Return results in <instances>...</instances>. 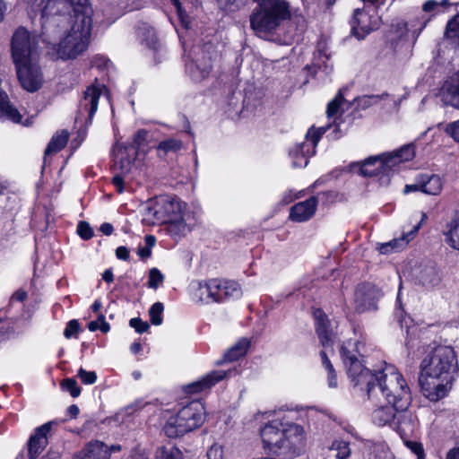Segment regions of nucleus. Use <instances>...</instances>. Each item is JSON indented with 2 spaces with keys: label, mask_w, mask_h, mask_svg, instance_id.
<instances>
[{
  "label": "nucleus",
  "mask_w": 459,
  "mask_h": 459,
  "mask_svg": "<svg viewBox=\"0 0 459 459\" xmlns=\"http://www.w3.org/2000/svg\"><path fill=\"white\" fill-rule=\"evenodd\" d=\"M359 342L349 340L341 346V357L353 385H365L368 397L379 400V395L387 397L400 407H405L410 399V389L403 375L392 365L372 373L361 360Z\"/></svg>",
  "instance_id": "f257e3e1"
},
{
  "label": "nucleus",
  "mask_w": 459,
  "mask_h": 459,
  "mask_svg": "<svg viewBox=\"0 0 459 459\" xmlns=\"http://www.w3.org/2000/svg\"><path fill=\"white\" fill-rule=\"evenodd\" d=\"M91 26L89 9L79 18L54 15L42 23L40 38L53 57L75 59L88 48Z\"/></svg>",
  "instance_id": "f03ea898"
},
{
  "label": "nucleus",
  "mask_w": 459,
  "mask_h": 459,
  "mask_svg": "<svg viewBox=\"0 0 459 459\" xmlns=\"http://www.w3.org/2000/svg\"><path fill=\"white\" fill-rule=\"evenodd\" d=\"M458 368L455 352L450 346H437L420 363L419 384L423 395L431 402L446 397Z\"/></svg>",
  "instance_id": "7ed1b4c3"
},
{
  "label": "nucleus",
  "mask_w": 459,
  "mask_h": 459,
  "mask_svg": "<svg viewBox=\"0 0 459 459\" xmlns=\"http://www.w3.org/2000/svg\"><path fill=\"white\" fill-rule=\"evenodd\" d=\"M290 16V5L287 1L263 0L250 16L251 28L259 37H266L273 33Z\"/></svg>",
  "instance_id": "20e7f679"
},
{
  "label": "nucleus",
  "mask_w": 459,
  "mask_h": 459,
  "mask_svg": "<svg viewBox=\"0 0 459 459\" xmlns=\"http://www.w3.org/2000/svg\"><path fill=\"white\" fill-rule=\"evenodd\" d=\"M414 156V146L406 144L395 152L368 158L359 165V170L364 177L388 178L400 163L409 161Z\"/></svg>",
  "instance_id": "39448f33"
},
{
  "label": "nucleus",
  "mask_w": 459,
  "mask_h": 459,
  "mask_svg": "<svg viewBox=\"0 0 459 459\" xmlns=\"http://www.w3.org/2000/svg\"><path fill=\"white\" fill-rule=\"evenodd\" d=\"M204 404L194 400L183 406L176 415L171 416L164 426V432L170 438L181 437L198 429L204 421Z\"/></svg>",
  "instance_id": "423d86ee"
},
{
  "label": "nucleus",
  "mask_w": 459,
  "mask_h": 459,
  "mask_svg": "<svg viewBox=\"0 0 459 459\" xmlns=\"http://www.w3.org/2000/svg\"><path fill=\"white\" fill-rule=\"evenodd\" d=\"M213 48L212 44L195 45L186 56V72L195 82L206 79L212 71Z\"/></svg>",
  "instance_id": "0eeeda50"
},
{
  "label": "nucleus",
  "mask_w": 459,
  "mask_h": 459,
  "mask_svg": "<svg viewBox=\"0 0 459 459\" xmlns=\"http://www.w3.org/2000/svg\"><path fill=\"white\" fill-rule=\"evenodd\" d=\"M37 37L21 27L15 30L12 39V56L14 63L37 60Z\"/></svg>",
  "instance_id": "6e6552de"
},
{
  "label": "nucleus",
  "mask_w": 459,
  "mask_h": 459,
  "mask_svg": "<svg viewBox=\"0 0 459 459\" xmlns=\"http://www.w3.org/2000/svg\"><path fill=\"white\" fill-rule=\"evenodd\" d=\"M50 17L54 15L66 16L68 19L79 18L84 15L87 9L90 10V16H92V8L88 0H50Z\"/></svg>",
  "instance_id": "1a4fd4ad"
},
{
  "label": "nucleus",
  "mask_w": 459,
  "mask_h": 459,
  "mask_svg": "<svg viewBox=\"0 0 459 459\" xmlns=\"http://www.w3.org/2000/svg\"><path fill=\"white\" fill-rule=\"evenodd\" d=\"M18 79L28 91H36L42 83V75L37 60L14 63Z\"/></svg>",
  "instance_id": "9d476101"
},
{
  "label": "nucleus",
  "mask_w": 459,
  "mask_h": 459,
  "mask_svg": "<svg viewBox=\"0 0 459 459\" xmlns=\"http://www.w3.org/2000/svg\"><path fill=\"white\" fill-rule=\"evenodd\" d=\"M381 291L371 283H361L355 290V306L359 312L376 309Z\"/></svg>",
  "instance_id": "9b49d317"
},
{
  "label": "nucleus",
  "mask_w": 459,
  "mask_h": 459,
  "mask_svg": "<svg viewBox=\"0 0 459 459\" xmlns=\"http://www.w3.org/2000/svg\"><path fill=\"white\" fill-rule=\"evenodd\" d=\"M112 155L114 170L126 174L133 168L137 152L133 145L117 143L113 148Z\"/></svg>",
  "instance_id": "f8f14e48"
},
{
  "label": "nucleus",
  "mask_w": 459,
  "mask_h": 459,
  "mask_svg": "<svg viewBox=\"0 0 459 459\" xmlns=\"http://www.w3.org/2000/svg\"><path fill=\"white\" fill-rule=\"evenodd\" d=\"M282 421L274 420L264 425L260 431L264 447L270 452L277 453L283 449Z\"/></svg>",
  "instance_id": "ddd939ff"
},
{
  "label": "nucleus",
  "mask_w": 459,
  "mask_h": 459,
  "mask_svg": "<svg viewBox=\"0 0 459 459\" xmlns=\"http://www.w3.org/2000/svg\"><path fill=\"white\" fill-rule=\"evenodd\" d=\"M379 18L373 17L366 13L364 9H356L351 19V31L359 39H364L370 31L377 30L379 26Z\"/></svg>",
  "instance_id": "4468645a"
},
{
  "label": "nucleus",
  "mask_w": 459,
  "mask_h": 459,
  "mask_svg": "<svg viewBox=\"0 0 459 459\" xmlns=\"http://www.w3.org/2000/svg\"><path fill=\"white\" fill-rule=\"evenodd\" d=\"M102 92L100 85H91L86 89L79 103V115L91 123L93 115L98 108L99 99Z\"/></svg>",
  "instance_id": "2eb2a0df"
},
{
  "label": "nucleus",
  "mask_w": 459,
  "mask_h": 459,
  "mask_svg": "<svg viewBox=\"0 0 459 459\" xmlns=\"http://www.w3.org/2000/svg\"><path fill=\"white\" fill-rule=\"evenodd\" d=\"M282 434H283V449L288 451L296 452L299 450L304 445V429L301 426L282 421Z\"/></svg>",
  "instance_id": "dca6fc26"
},
{
  "label": "nucleus",
  "mask_w": 459,
  "mask_h": 459,
  "mask_svg": "<svg viewBox=\"0 0 459 459\" xmlns=\"http://www.w3.org/2000/svg\"><path fill=\"white\" fill-rule=\"evenodd\" d=\"M383 397L389 403V405L380 406L377 409H376L372 412V421L374 424L379 427H383L385 425L393 426L394 420H396L397 411H403L404 409L408 408L411 401V396L410 395L408 404L403 408L400 407L399 403L395 404L394 402L388 400L387 397Z\"/></svg>",
  "instance_id": "f3484780"
},
{
  "label": "nucleus",
  "mask_w": 459,
  "mask_h": 459,
  "mask_svg": "<svg viewBox=\"0 0 459 459\" xmlns=\"http://www.w3.org/2000/svg\"><path fill=\"white\" fill-rule=\"evenodd\" d=\"M317 204L318 201L316 196L296 204L290 208V219L296 222L308 221L315 214Z\"/></svg>",
  "instance_id": "a211bd4d"
},
{
  "label": "nucleus",
  "mask_w": 459,
  "mask_h": 459,
  "mask_svg": "<svg viewBox=\"0 0 459 459\" xmlns=\"http://www.w3.org/2000/svg\"><path fill=\"white\" fill-rule=\"evenodd\" d=\"M314 317L316 321V331L322 346L325 349L332 348L334 336L328 327L329 321L326 315L321 309H316L314 311Z\"/></svg>",
  "instance_id": "6ab92c4d"
},
{
  "label": "nucleus",
  "mask_w": 459,
  "mask_h": 459,
  "mask_svg": "<svg viewBox=\"0 0 459 459\" xmlns=\"http://www.w3.org/2000/svg\"><path fill=\"white\" fill-rule=\"evenodd\" d=\"M219 288L216 279H210L197 283V287L193 293V299L195 302L201 304H211L216 301L217 296L214 291Z\"/></svg>",
  "instance_id": "aec40b11"
},
{
  "label": "nucleus",
  "mask_w": 459,
  "mask_h": 459,
  "mask_svg": "<svg viewBox=\"0 0 459 459\" xmlns=\"http://www.w3.org/2000/svg\"><path fill=\"white\" fill-rule=\"evenodd\" d=\"M393 427L397 429L402 437H409L417 429L418 420L415 415L404 409L397 411Z\"/></svg>",
  "instance_id": "412c9836"
},
{
  "label": "nucleus",
  "mask_w": 459,
  "mask_h": 459,
  "mask_svg": "<svg viewBox=\"0 0 459 459\" xmlns=\"http://www.w3.org/2000/svg\"><path fill=\"white\" fill-rule=\"evenodd\" d=\"M74 459H108V445L99 440L91 441L74 454Z\"/></svg>",
  "instance_id": "4be33fe9"
},
{
  "label": "nucleus",
  "mask_w": 459,
  "mask_h": 459,
  "mask_svg": "<svg viewBox=\"0 0 459 459\" xmlns=\"http://www.w3.org/2000/svg\"><path fill=\"white\" fill-rule=\"evenodd\" d=\"M156 201V205L159 210L160 221L166 223L173 220L176 215L181 213V204L169 197H160Z\"/></svg>",
  "instance_id": "5701e85b"
},
{
  "label": "nucleus",
  "mask_w": 459,
  "mask_h": 459,
  "mask_svg": "<svg viewBox=\"0 0 459 459\" xmlns=\"http://www.w3.org/2000/svg\"><path fill=\"white\" fill-rule=\"evenodd\" d=\"M226 376V372L222 370L212 371L198 381H195L186 386V392L188 394H194L202 392L205 389L210 388L216 383L223 379Z\"/></svg>",
  "instance_id": "b1692460"
},
{
  "label": "nucleus",
  "mask_w": 459,
  "mask_h": 459,
  "mask_svg": "<svg viewBox=\"0 0 459 459\" xmlns=\"http://www.w3.org/2000/svg\"><path fill=\"white\" fill-rule=\"evenodd\" d=\"M137 35L141 42L149 48L157 51L160 43L155 30L147 22H140L137 26Z\"/></svg>",
  "instance_id": "393cba45"
},
{
  "label": "nucleus",
  "mask_w": 459,
  "mask_h": 459,
  "mask_svg": "<svg viewBox=\"0 0 459 459\" xmlns=\"http://www.w3.org/2000/svg\"><path fill=\"white\" fill-rule=\"evenodd\" d=\"M420 191L427 195H437L441 193L443 181L438 175L420 174Z\"/></svg>",
  "instance_id": "a878e982"
},
{
  "label": "nucleus",
  "mask_w": 459,
  "mask_h": 459,
  "mask_svg": "<svg viewBox=\"0 0 459 459\" xmlns=\"http://www.w3.org/2000/svg\"><path fill=\"white\" fill-rule=\"evenodd\" d=\"M27 9L31 13H40V24L50 19V6L48 2L50 0H22Z\"/></svg>",
  "instance_id": "bb28decb"
},
{
  "label": "nucleus",
  "mask_w": 459,
  "mask_h": 459,
  "mask_svg": "<svg viewBox=\"0 0 459 459\" xmlns=\"http://www.w3.org/2000/svg\"><path fill=\"white\" fill-rule=\"evenodd\" d=\"M446 242L454 249L459 250V212L447 224L445 233Z\"/></svg>",
  "instance_id": "cd10ccee"
},
{
  "label": "nucleus",
  "mask_w": 459,
  "mask_h": 459,
  "mask_svg": "<svg viewBox=\"0 0 459 459\" xmlns=\"http://www.w3.org/2000/svg\"><path fill=\"white\" fill-rule=\"evenodd\" d=\"M442 100L445 104L459 109V84L446 83L442 89Z\"/></svg>",
  "instance_id": "c85d7f7f"
},
{
  "label": "nucleus",
  "mask_w": 459,
  "mask_h": 459,
  "mask_svg": "<svg viewBox=\"0 0 459 459\" xmlns=\"http://www.w3.org/2000/svg\"><path fill=\"white\" fill-rule=\"evenodd\" d=\"M310 147L311 146L307 143H302L290 151V154L294 159V167H306L308 164V152Z\"/></svg>",
  "instance_id": "c756f323"
},
{
  "label": "nucleus",
  "mask_w": 459,
  "mask_h": 459,
  "mask_svg": "<svg viewBox=\"0 0 459 459\" xmlns=\"http://www.w3.org/2000/svg\"><path fill=\"white\" fill-rule=\"evenodd\" d=\"M419 281L426 288H433L439 284L440 276L435 267H426L422 269L419 275Z\"/></svg>",
  "instance_id": "7c9ffc66"
},
{
  "label": "nucleus",
  "mask_w": 459,
  "mask_h": 459,
  "mask_svg": "<svg viewBox=\"0 0 459 459\" xmlns=\"http://www.w3.org/2000/svg\"><path fill=\"white\" fill-rule=\"evenodd\" d=\"M68 137L69 134L66 131H61L54 134L45 151V160L47 156L62 150L66 145Z\"/></svg>",
  "instance_id": "2f4dec72"
},
{
  "label": "nucleus",
  "mask_w": 459,
  "mask_h": 459,
  "mask_svg": "<svg viewBox=\"0 0 459 459\" xmlns=\"http://www.w3.org/2000/svg\"><path fill=\"white\" fill-rule=\"evenodd\" d=\"M250 345L248 339L239 340L234 346L228 350L224 355L227 361H234L246 355Z\"/></svg>",
  "instance_id": "473e14b6"
},
{
  "label": "nucleus",
  "mask_w": 459,
  "mask_h": 459,
  "mask_svg": "<svg viewBox=\"0 0 459 459\" xmlns=\"http://www.w3.org/2000/svg\"><path fill=\"white\" fill-rule=\"evenodd\" d=\"M159 210L156 205V201L150 200L143 207V221L148 225H155L162 223L160 221Z\"/></svg>",
  "instance_id": "72a5a7b5"
},
{
  "label": "nucleus",
  "mask_w": 459,
  "mask_h": 459,
  "mask_svg": "<svg viewBox=\"0 0 459 459\" xmlns=\"http://www.w3.org/2000/svg\"><path fill=\"white\" fill-rule=\"evenodd\" d=\"M153 459H184L182 451L173 446H159L156 448Z\"/></svg>",
  "instance_id": "f704fd0d"
},
{
  "label": "nucleus",
  "mask_w": 459,
  "mask_h": 459,
  "mask_svg": "<svg viewBox=\"0 0 459 459\" xmlns=\"http://www.w3.org/2000/svg\"><path fill=\"white\" fill-rule=\"evenodd\" d=\"M166 223L168 224L169 232L174 236L185 235L186 232L188 230L186 223L185 222L181 213L176 215V217L173 218V220Z\"/></svg>",
  "instance_id": "c9c22d12"
},
{
  "label": "nucleus",
  "mask_w": 459,
  "mask_h": 459,
  "mask_svg": "<svg viewBox=\"0 0 459 459\" xmlns=\"http://www.w3.org/2000/svg\"><path fill=\"white\" fill-rule=\"evenodd\" d=\"M320 356L322 359V364L327 371V383L328 386L331 388L337 387V377L335 374V370L333 368V364L327 357L326 351L324 350L320 352Z\"/></svg>",
  "instance_id": "e433bc0d"
},
{
  "label": "nucleus",
  "mask_w": 459,
  "mask_h": 459,
  "mask_svg": "<svg viewBox=\"0 0 459 459\" xmlns=\"http://www.w3.org/2000/svg\"><path fill=\"white\" fill-rule=\"evenodd\" d=\"M330 450L336 452V459H350L351 457V450L350 448V443L347 441L341 439L334 440L330 446Z\"/></svg>",
  "instance_id": "4c0bfd02"
},
{
  "label": "nucleus",
  "mask_w": 459,
  "mask_h": 459,
  "mask_svg": "<svg viewBox=\"0 0 459 459\" xmlns=\"http://www.w3.org/2000/svg\"><path fill=\"white\" fill-rule=\"evenodd\" d=\"M182 147V142L178 139L169 138L164 141H161L158 145V154L159 156L165 155L168 152H176L179 151Z\"/></svg>",
  "instance_id": "58836bf2"
},
{
  "label": "nucleus",
  "mask_w": 459,
  "mask_h": 459,
  "mask_svg": "<svg viewBox=\"0 0 459 459\" xmlns=\"http://www.w3.org/2000/svg\"><path fill=\"white\" fill-rule=\"evenodd\" d=\"M47 445L46 439H40L37 436H31L29 441V458L36 459Z\"/></svg>",
  "instance_id": "ea45409f"
},
{
  "label": "nucleus",
  "mask_w": 459,
  "mask_h": 459,
  "mask_svg": "<svg viewBox=\"0 0 459 459\" xmlns=\"http://www.w3.org/2000/svg\"><path fill=\"white\" fill-rule=\"evenodd\" d=\"M450 4L449 0H428L423 4L422 10L425 13H432L435 15L450 6Z\"/></svg>",
  "instance_id": "a19ab883"
},
{
  "label": "nucleus",
  "mask_w": 459,
  "mask_h": 459,
  "mask_svg": "<svg viewBox=\"0 0 459 459\" xmlns=\"http://www.w3.org/2000/svg\"><path fill=\"white\" fill-rule=\"evenodd\" d=\"M420 228V224L415 226L413 230H411V232L407 233V234H404L402 238H394L389 242H387L388 244H391V250L392 251H399L401 249H403L408 243L411 239H412L413 238V234L419 230Z\"/></svg>",
  "instance_id": "79ce46f5"
},
{
  "label": "nucleus",
  "mask_w": 459,
  "mask_h": 459,
  "mask_svg": "<svg viewBox=\"0 0 459 459\" xmlns=\"http://www.w3.org/2000/svg\"><path fill=\"white\" fill-rule=\"evenodd\" d=\"M222 289H224V295L226 299H238L241 296V288L239 284L234 281L226 280V283H223Z\"/></svg>",
  "instance_id": "37998d69"
},
{
  "label": "nucleus",
  "mask_w": 459,
  "mask_h": 459,
  "mask_svg": "<svg viewBox=\"0 0 459 459\" xmlns=\"http://www.w3.org/2000/svg\"><path fill=\"white\" fill-rule=\"evenodd\" d=\"M163 310H164V306L161 302H156L151 307V308L149 310V315H150L151 323L152 325H160L162 324Z\"/></svg>",
  "instance_id": "c03bdc74"
},
{
  "label": "nucleus",
  "mask_w": 459,
  "mask_h": 459,
  "mask_svg": "<svg viewBox=\"0 0 459 459\" xmlns=\"http://www.w3.org/2000/svg\"><path fill=\"white\" fill-rule=\"evenodd\" d=\"M368 455H371L372 459H387L389 450L385 444H376L370 447V451Z\"/></svg>",
  "instance_id": "a18cd8bd"
},
{
  "label": "nucleus",
  "mask_w": 459,
  "mask_h": 459,
  "mask_svg": "<svg viewBox=\"0 0 459 459\" xmlns=\"http://www.w3.org/2000/svg\"><path fill=\"white\" fill-rule=\"evenodd\" d=\"M164 280L163 274L157 268H152L149 272L148 286L152 289H157Z\"/></svg>",
  "instance_id": "49530a36"
},
{
  "label": "nucleus",
  "mask_w": 459,
  "mask_h": 459,
  "mask_svg": "<svg viewBox=\"0 0 459 459\" xmlns=\"http://www.w3.org/2000/svg\"><path fill=\"white\" fill-rule=\"evenodd\" d=\"M64 390L70 393L73 397H77L81 394V388L78 386L77 382L74 378H66L62 382Z\"/></svg>",
  "instance_id": "de8ad7c7"
},
{
  "label": "nucleus",
  "mask_w": 459,
  "mask_h": 459,
  "mask_svg": "<svg viewBox=\"0 0 459 459\" xmlns=\"http://www.w3.org/2000/svg\"><path fill=\"white\" fill-rule=\"evenodd\" d=\"M148 132L144 129L138 130L133 136V142L128 145L135 147L136 152L147 142Z\"/></svg>",
  "instance_id": "09e8293b"
},
{
  "label": "nucleus",
  "mask_w": 459,
  "mask_h": 459,
  "mask_svg": "<svg viewBox=\"0 0 459 459\" xmlns=\"http://www.w3.org/2000/svg\"><path fill=\"white\" fill-rule=\"evenodd\" d=\"M380 97L377 95H365L357 100V106L359 108L366 109L377 103Z\"/></svg>",
  "instance_id": "8fccbe9b"
},
{
  "label": "nucleus",
  "mask_w": 459,
  "mask_h": 459,
  "mask_svg": "<svg viewBox=\"0 0 459 459\" xmlns=\"http://www.w3.org/2000/svg\"><path fill=\"white\" fill-rule=\"evenodd\" d=\"M77 376L85 385H92L97 381V375L94 371H86L82 368H79Z\"/></svg>",
  "instance_id": "3c124183"
},
{
  "label": "nucleus",
  "mask_w": 459,
  "mask_h": 459,
  "mask_svg": "<svg viewBox=\"0 0 459 459\" xmlns=\"http://www.w3.org/2000/svg\"><path fill=\"white\" fill-rule=\"evenodd\" d=\"M444 131L456 143H459V119L445 126Z\"/></svg>",
  "instance_id": "603ef678"
},
{
  "label": "nucleus",
  "mask_w": 459,
  "mask_h": 459,
  "mask_svg": "<svg viewBox=\"0 0 459 459\" xmlns=\"http://www.w3.org/2000/svg\"><path fill=\"white\" fill-rule=\"evenodd\" d=\"M406 446L416 455L417 459H425V453L423 446L420 443L416 441H405Z\"/></svg>",
  "instance_id": "864d4df0"
},
{
  "label": "nucleus",
  "mask_w": 459,
  "mask_h": 459,
  "mask_svg": "<svg viewBox=\"0 0 459 459\" xmlns=\"http://www.w3.org/2000/svg\"><path fill=\"white\" fill-rule=\"evenodd\" d=\"M77 233L83 239H90L93 236V231L90 224L86 221H80L78 223Z\"/></svg>",
  "instance_id": "5fc2aeb1"
},
{
  "label": "nucleus",
  "mask_w": 459,
  "mask_h": 459,
  "mask_svg": "<svg viewBox=\"0 0 459 459\" xmlns=\"http://www.w3.org/2000/svg\"><path fill=\"white\" fill-rule=\"evenodd\" d=\"M80 330V324L77 320L73 319L69 321L66 325V327L64 331V335L65 338L70 339L74 336Z\"/></svg>",
  "instance_id": "6e6d98bb"
},
{
  "label": "nucleus",
  "mask_w": 459,
  "mask_h": 459,
  "mask_svg": "<svg viewBox=\"0 0 459 459\" xmlns=\"http://www.w3.org/2000/svg\"><path fill=\"white\" fill-rule=\"evenodd\" d=\"M343 98L341 95H337L327 106V116L329 117H332L336 115L338 112V109L340 108L341 102L342 101Z\"/></svg>",
  "instance_id": "4d7b16f0"
},
{
  "label": "nucleus",
  "mask_w": 459,
  "mask_h": 459,
  "mask_svg": "<svg viewBox=\"0 0 459 459\" xmlns=\"http://www.w3.org/2000/svg\"><path fill=\"white\" fill-rule=\"evenodd\" d=\"M129 325L131 327L134 328L135 331L139 333H143L149 329V324L147 322H143L142 319L138 317L131 318L129 321Z\"/></svg>",
  "instance_id": "13d9d810"
},
{
  "label": "nucleus",
  "mask_w": 459,
  "mask_h": 459,
  "mask_svg": "<svg viewBox=\"0 0 459 459\" xmlns=\"http://www.w3.org/2000/svg\"><path fill=\"white\" fill-rule=\"evenodd\" d=\"M208 459H222L223 458V448L219 444L212 445L207 451Z\"/></svg>",
  "instance_id": "bf43d9fd"
},
{
  "label": "nucleus",
  "mask_w": 459,
  "mask_h": 459,
  "mask_svg": "<svg viewBox=\"0 0 459 459\" xmlns=\"http://www.w3.org/2000/svg\"><path fill=\"white\" fill-rule=\"evenodd\" d=\"M306 139H307V142H310L311 143V146L313 149H315V147L316 146V144L318 143V142L320 141L321 139V136L318 134V133L315 130V128H310L307 134H306ZM315 153V150H313L312 152V155Z\"/></svg>",
  "instance_id": "052dcab7"
},
{
  "label": "nucleus",
  "mask_w": 459,
  "mask_h": 459,
  "mask_svg": "<svg viewBox=\"0 0 459 459\" xmlns=\"http://www.w3.org/2000/svg\"><path fill=\"white\" fill-rule=\"evenodd\" d=\"M216 281L219 284V288L214 291L217 298L215 302H223L226 300V296L224 295V289H222L223 283H226V280L223 279H216Z\"/></svg>",
  "instance_id": "680f3d73"
},
{
  "label": "nucleus",
  "mask_w": 459,
  "mask_h": 459,
  "mask_svg": "<svg viewBox=\"0 0 459 459\" xmlns=\"http://www.w3.org/2000/svg\"><path fill=\"white\" fill-rule=\"evenodd\" d=\"M50 429H51V423L50 422L45 423L36 429L35 434L33 436H37L40 439L41 438L46 439V436L50 431Z\"/></svg>",
  "instance_id": "e2e57ef3"
},
{
  "label": "nucleus",
  "mask_w": 459,
  "mask_h": 459,
  "mask_svg": "<svg viewBox=\"0 0 459 459\" xmlns=\"http://www.w3.org/2000/svg\"><path fill=\"white\" fill-rule=\"evenodd\" d=\"M50 429H51V423L50 422L45 423L36 429L35 434L33 436H37L40 439L41 438L46 439V436L50 431Z\"/></svg>",
  "instance_id": "0e129e2a"
},
{
  "label": "nucleus",
  "mask_w": 459,
  "mask_h": 459,
  "mask_svg": "<svg viewBox=\"0 0 459 459\" xmlns=\"http://www.w3.org/2000/svg\"><path fill=\"white\" fill-rule=\"evenodd\" d=\"M420 176L419 175L416 178H415V183L414 184H411V185H406L404 189H403V193L404 194H409L411 192H413V191H420Z\"/></svg>",
  "instance_id": "69168bd1"
},
{
  "label": "nucleus",
  "mask_w": 459,
  "mask_h": 459,
  "mask_svg": "<svg viewBox=\"0 0 459 459\" xmlns=\"http://www.w3.org/2000/svg\"><path fill=\"white\" fill-rule=\"evenodd\" d=\"M221 7L223 8H230L235 5L238 7L240 4H243L245 0H216Z\"/></svg>",
  "instance_id": "338daca9"
},
{
  "label": "nucleus",
  "mask_w": 459,
  "mask_h": 459,
  "mask_svg": "<svg viewBox=\"0 0 459 459\" xmlns=\"http://www.w3.org/2000/svg\"><path fill=\"white\" fill-rule=\"evenodd\" d=\"M116 255L118 259L126 261L129 259V250L126 247H118L116 249Z\"/></svg>",
  "instance_id": "774afa93"
}]
</instances>
